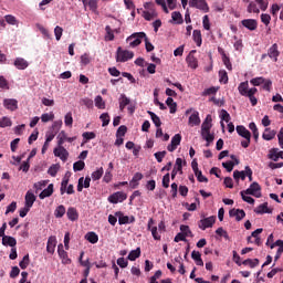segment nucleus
<instances>
[{"label":"nucleus","mask_w":283,"mask_h":283,"mask_svg":"<svg viewBox=\"0 0 283 283\" xmlns=\"http://www.w3.org/2000/svg\"><path fill=\"white\" fill-rule=\"evenodd\" d=\"M85 238L91 244H96V242H98V234H96V232H87Z\"/></svg>","instance_id":"obj_39"},{"label":"nucleus","mask_w":283,"mask_h":283,"mask_svg":"<svg viewBox=\"0 0 283 283\" xmlns=\"http://www.w3.org/2000/svg\"><path fill=\"white\" fill-rule=\"evenodd\" d=\"M166 105L169 106L170 114H176V112H178V104L176 102H174L172 97H168L166 99Z\"/></svg>","instance_id":"obj_31"},{"label":"nucleus","mask_w":283,"mask_h":283,"mask_svg":"<svg viewBox=\"0 0 283 283\" xmlns=\"http://www.w3.org/2000/svg\"><path fill=\"white\" fill-rule=\"evenodd\" d=\"M85 169V161L78 160L73 164L74 171H83Z\"/></svg>","instance_id":"obj_47"},{"label":"nucleus","mask_w":283,"mask_h":283,"mask_svg":"<svg viewBox=\"0 0 283 283\" xmlns=\"http://www.w3.org/2000/svg\"><path fill=\"white\" fill-rule=\"evenodd\" d=\"M251 85H253L254 87H260V85H263L264 83V77L260 76V77H254L250 81Z\"/></svg>","instance_id":"obj_54"},{"label":"nucleus","mask_w":283,"mask_h":283,"mask_svg":"<svg viewBox=\"0 0 283 283\" xmlns=\"http://www.w3.org/2000/svg\"><path fill=\"white\" fill-rule=\"evenodd\" d=\"M153 224H154V219L150 218V219L148 220L147 229H148V231L151 232V235H153L154 240H160L161 237H160V234L158 233V227H151Z\"/></svg>","instance_id":"obj_18"},{"label":"nucleus","mask_w":283,"mask_h":283,"mask_svg":"<svg viewBox=\"0 0 283 283\" xmlns=\"http://www.w3.org/2000/svg\"><path fill=\"white\" fill-rule=\"evenodd\" d=\"M229 216L230 218H235L237 222H240L247 218V212L243 209L233 208L229 211Z\"/></svg>","instance_id":"obj_10"},{"label":"nucleus","mask_w":283,"mask_h":283,"mask_svg":"<svg viewBox=\"0 0 283 283\" xmlns=\"http://www.w3.org/2000/svg\"><path fill=\"white\" fill-rule=\"evenodd\" d=\"M147 114H149L155 127H160L163 125V122H160V117H158V115H156V113L148 111Z\"/></svg>","instance_id":"obj_36"},{"label":"nucleus","mask_w":283,"mask_h":283,"mask_svg":"<svg viewBox=\"0 0 283 283\" xmlns=\"http://www.w3.org/2000/svg\"><path fill=\"white\" fill-rule=\"evenodd\" d=\"M54 193V184H50L46 189L42 190L39 195L40 200H45V198H50Z\"/></svg>","instance_id":"obj_21"},{"label":"nucleus","mask_w":283,"mask_h":283,"mask_svg":"<svg viewBox=\"0 0 283 283\" xmlns=\"http://www.w3.org/2000/svg\"><path fill=\"white\" fill-rule=\"evenodd\" d=\"M182 140V135L176 134L170 142V145L167 146L168 151H176L178 149V145H180Z\"/></svg>","instance_id":"obj_11"},{"label":"nucleus","mask_w":283,"mask_h":283,"mask_svg":"<svg viewBox=\"0 0 283 283\" xmlns=\"http://www.w3.org/2000/svg\"><path fill=\"white\" fill-rule=\"evenodd\" d=\"M105 31H106L105 40L106 41H114V31L112 30V27L106 25Z\"/></svg>","instance_id":"obj_50"},{"label":"nucleus","mask_w":283,"mask_h":283,"mask_svg":"<svg viewBox=\"0 0 283 283\" xmlns=\"http://www.w3.org/2000/svg\"><path fill=\"white\" fill-rule=\"evenodd\" d=\"M275 130H271V128H265L262 138L263 140H273L275 138Z\"/></svg>","instance_id":"obj_33"},{"label":"nucleus","mask_w":283,"mask_h":283,"mask_svg":"<svg viewBox=\"0 0 283 283\" xmlns=\"http://www.w3.org/2000/svg\"><path fill=\"white\" fill-rule=\"evenodd\" d=\"M116 218H118V223L119 224H129V217L123 214L122 211H117L115 213Z\"/></svg>","instance_id":"obj_35"},{"label":"nucleus","mask_w":283,"mask_h":283,"mask_svg":"<svg viewBox=\"0 0 283 283\" xmlns=\"http://www.w3.org/2000/svg\"><path fill=\"white\" fill-rule=\"evenodd\" d=\"M54 34H55L56 41H61V36H63V28L56 25L54 29Z\"/></svg>","instance_id":"obj_63"},{"label":"nucleus","mask_w":283,"mask_h":283,"mask_svg":"<svg viewBox=\"0 0 283 283\" xmlns=\"http://www.w3.org/2000/svg\"><path fill=\"white\" fill-rule=\"evenodd\" d=\"M125 134H127V126L125 125L119 126L117 129L116 136H119L123 138Z\"/></svg>","instance_id":"obj_64"},{"label":"nucleus","mask_w":283,"mask_h":283,"mask_svg":"<svg viewBox=\"0 0 283 283\" xmlns=\"http://www.w3.org/2000/svg\"><path fill=\"white\" fill-rule=\"evenodd\" d=\"M103 174H104V170H103V167H101L97 170L92 172V179L93 180H101V178H103Z\"/></svg>","instance_id":"obj_49"},{"label":"nucleus","mask_w":283,"mask_h":283,"mask_svg":"<svg viewBox=\"0 0 283 283\" xmlns=\"http://www.w3.org/2000/svg\"><path fill=\"white\" fill-rule=\"evenodd\" d=\"M83 138H84V143H87V140H94V138H96V133L94 132H85L82 134Z\"/></svg>","instance_id":"obj_51"},{"label":"nucleus","mask_w":283,"mask_h":283,"mask_svg":"<svg viewBox=\"0 0 283 283\" xmlns=\"http://www.w3.org/2000/svg\"><path fill=\"white\" fill-rule=\"evenodd\" d=\"M248 12H254V14H260V9L258 8V4H255L254 2H250V4L248 6Z\"/></svg>","instance_id":"obj_58"},{"label":"nucleus","mask_w":283,"mask_h":283,"mask_svg":"<svg viewBox=\"0 0 283 283\" xmlns=\"http://www.w3.org/2000/svg\"><path fill=\"white\" fill-rule=\"evenodd\" d=\"M143 178H144V176H143V174L142 172H136L134 176H133V178H132V180L129 181V187L132 188V189H137L138 188V182H140V180H143Z\"/></svg>","instance_id":"obj_22"},{"label":"nucleus","mask_w":283,"mask_h":283,"mask_svg":"<svg viewBox=\"0 0 283 283\" xmlns=\"http://www.w3.org/2000/svg\"><path fill=\"white\" fill-rule=\"evenodd\" d=\"M57 253H59V256L62 259V260H67V252H65V250H63V244H60L59 248H57Z\"/></svg>","instance_id":"obj_62"},{"label":"nucleus","mask_w":283,"mask_h":283,"mask_svg":"<svg viewBox=\"0 0 283 283\" xmlns=\"http://www.w3.org/2000/svg\"><path fill=\"white\" fill-rule=\"evenodd\" d=\"M238 90H239V94L241 96H248L249 95V81H245V82H241L238 86Z\"/></svg>","instance_id":"obj_26"},{"label":"nucleus","mask_w":283,"mask_h":283,"mask_svg":"<svg viewBox=\"0 0 283 283\" xmlns=\"http://www.w3.org/2000/svg\"><path fill=\"white\" fill-rule=\"evenodd\" d=\"M95 106H96L98 109H105V101H103V96L97 95V96L95 97Z\"/></svg>","instance_id":"obj_48"},{"label":"nucleus","mask_w":283,"mask_h":283,"mask_svg":"<svg viewBox=\"0 0 283 283\" xmlns=\"http://www.w3.org/2000/svg\"><path fill=\"white\" fill-rule=\"evenodd\" d=\"M53 154L56 158L62 159L63 163H65V160H67V158L70 156V153L67 151V149H65V147H63V145L54 148Z\"/></svg>","instance_id":"obj_8"},{"label":"nucleus","mask_w":283,"mask_h":283,"mask_svg":"<svg viewBox=\"0 0 283 283\" xmlns=\"http://www.w3.org/2000/svg\"><path fill=\"white\" fill-rule=\"evenodd\" d=\"M180 231L186 238H193V233L191 232V229H189V226H180Z\"/></svg>","instance_id":"obj_44"},{"label":"nucleus","mask_w":283,"mask_h":283,"mask_svg":"<svg viewBox=\"0 0 283 283\" xmlns=\"http://www.w3.org/2000/svg\"><path fill=\"white\" fill-rule=\"evenodd\" d=\"M157 163H163V159L165 158V156H167V151L163 150V151H157L154 154Z\"/></svg>","instance_id":"obj_61"},{"label":"nucleus","mask_w":283,"mask_h":283,"mask_svg":"<svg viewBox=\"0 0 283 283\" xmlns=\"http://www.w3.org/2000/svg\"><path fill=\"white\" fill-rule=\"evenodd\" d=\"M218 90H220V87L212 86V87L206 88L201 93V96H216V94H218Z\"/></svg>","instance_id":"obj_38"},{"label":"nucleus","mask_w":283,"mask_h":283,"mask_svg":"<svg viewBox=\"0 0 283 283\" xmlns=\"http://www.w3.org/2000/svg\"><path fill=\"white\" fill-rule=\"evenodd\" d=\"M259 216H262L263 213H271L269 211V203H262L254 210Z\"/></svg>","instance_id":"obj_40"},{"label":"nucleus","mask_w":283,"mask_h":283,"mask_svg":"<svg viewBox=\"0 0 283 283\" xmlns=\"http://www.w3.org/2000/svg\"><path fill=\"white\" fill-rule=\"evenodd\" d=\"M233 178L235 182H240V179L247 180V170H234L233 171Z\"/></svg>","instance_id":"obj_32"},{"label":"nucleus","mask_w":283,"mask_h":283,"mask_svg":"<svg viewBox=\"0 0 283 283\" xmlns=\"http://www.w3.org/2000/svg\"><path fill=\"white\" fill-rule=\"evenodd\" d=\"M213 224H216V216L203 218L198 222V227L199 229H201V231H206V229H211Z\"/></svg>","instance_id":"obj_6"},{"label":"nucleus","mask_w":283,"mask_h":283,"mask_svg":"<svg viewBox=\"0 0 283 283\" xmlns=\"http://www.w3.org/2000/svg\"><path fill=\"white\" fill-rule=\"evenodd\" d=\"M127 200V193L117 191L108 197V202L112 205H118V202H125Z\"/></svg>","instance_id":"obj_7"},{"label":"nucleus","mask_w":283,"mask_h":283,"mask_svg":"<svg viewBox=\"0 0 283 283\" xmlns=\"http://www.w3.org/2000/svg\"><path fill=\"white\" fill-rule=\"evenodd\" d=\"M243 266H250V269H255V266H258L260 264V260L259 259H247L242 262Z\"/></svg>","instance_id":"obj_37"},{"label":"nucleus","mask_w":283,"mask_h":283,"mask_svg":"<svg viewBox=\"0 0 283 283\" xmlns=\"http://www.w3.org/2000/svg\"><path fill=\"white\" fill-rule=\"evenodd\" d=\"M118 102H119L120 112H125V108L127 107V105H130L132 99H129V97H127V95L123 93L119 95Z\"/></svg>","instance_id":"obj_20"},{"label":"nucleus","mask_w":283,"mask_h":283,"mask_svg":"<svg viewBox=\"0 0 283 283\" xmlns=\"http://www.w3.org/2000/svg\"><path fill=\"white\" fill-rule=\"evenodd\" d=\"M99 119L102 120V127H107V125H109V114L108 113H103L99 116Z\"/></svg>","instance_id":"obj_55"},{"label":"nucleus","mask_w":283,"mask_h":283,"mask_svg":"<svg viewBox=\"0 0 283 283\" xmlns=\"http://www.w3.org/2000/svg\"><path fill=\"white\" fill-rule=\"evenodd\" d=\"M188 3L190 8H196L205 13L209 12V3H207V0H189Z\"/></svg>","instance_id":"obj_4"},{"label":"nucleus","mask_w":283,"mask_h":283,"mask_svg":"<svg viewBox=\"0 0 283 283\" xmlns=\"http://www.w3.org/2000/svg\"><path fill=\"white\" fill-rule=\"evenodd\" d=\"M42 123H50V120H54V113H44L41 115Z\"/></svg>","instance_id":"obj_56"},{"label":"nucleus","mask_w":283,"mask_h":283,"mask_svg":"<svg viewBox=\"0 0 283 283\" xmlns=\"http://www.w3.org/2000/svg\"><path fill=\"white\" fill-rule=\"evenodd\" d=\"M268 158L274 163H277L280 158L283 160V150H280V148H272L269 151Z\"/></svg>","instance_id":"obj_13"},{"label":"nucleus","mask_w":283,"mask_h":283,"mask_svg":"<svg viewBox=\"0 0 283 283\" xmlns=\"http://www.w3.org/2000/svg\"><path fill=\"white\" fill-rule=\"evenodd\" d=\"M74 140H76V136L75 137H67V133H65V130H62L57 135V147H61V145H65L66 143H74Z\"/></svg>","instance_id":"obj_9"},{"label":"nucleus","mask_w":283,"mask_h":283,"mask_svg":"<svg viewBox=\"0 0 283 283\" xmlns=\"http://www.w3.org/2000/svg\"><path fill=\"white\" fill-rule=\"evenodd\" d=\"M66 216L71 222H76V220H78V211L74 207L67 209Z\"/></svg>","instance_id":"obj_25"},{"label":"nucleus","mask_w":283,"mask_h":283,"mask_svg":"<svg viewBox=\"0 0 283 283\" xmlns=\"http://www.w3.org/2000/svg\"><path fill=\"white\" fill-rule=\"evenodd\" d=\"M243 28L250 30L251 32L258 30V20L255 19H244L241 21Z\"/></svg>","instance_id":"obj_16"},{"label":"nucleus","mask_w":283,"mask_h":283,"mask_svg":"<svg viewBox=\"0 0 283 283\" xmlns=\"http://www.w3.org/2000/svg\"><path fill=\"white\" fill-rule=\"evenodd\" d=\"M0 127H12V120L9 117H2V120H0Z\"/></svg>","instance_id":"obj_59"},{"label":"nucleus","mask_w":283,"mask_h":283,"mask_svg":"<svg viewBox=\"0 0 283 283\" xmlns=\"http://www.w3.org/2000/svg\"><path fill=\"white\" fill-rule=\"evenodd\" d=\"M3 105L6 109H9L10 112H17V109H19V102L14 98L3 99Z\"/></svg>","instance_id":"obj_12"},{"label":"nucleus","mask_w":283,"mask_h":283,"mask_svg":"<svg viewBox=\"0 0 283 283\" xmlns=\"http://www.w3.org/2000/svg\"><path fill=\"white\" fill-rule=\"evenodd\" d=\"M56 249V237H50L46 243L48 253H54Z\"/></svg>","instance_id":"obj_27"},{"label":"nucleus","mask_w":283,"mask_h":283,"mask_svg":"<svg viewBox=\"0 0 283 283\" xmlns=\"http://www.w3.org/2000/svg\"><path fill=\"white\" fill-rule=\"evenodd\" d=\"M188 125H190V127H196L198 125H200V113H198V111H195L189 119H188Z\"/></svg>","instance_id":"obj_19"},{"label":"nucleus","mask_w":283,"mask_h":283,"mask_svg":"<svg viewBox=\"0 0 283 283\" xmlns=\"http://www.w3.org/2000/svg\"><path fill=\"white\" fill-rule=\"evenodd\" d=\"M56 174H59V165H52L48 170V175L56 178Z\"/></svg>","instance_id":"obj_57"},{"label":"nucleus","mask_w":283,"mask_h":283,"mask_svg":"<svg viewBox=\"0 0 283 283\" xmlns=\"http://www.w3.org/2000/svg\"><path fill=\"white\" fill-rule=\"evenodd\" d=\"M54 216L55 218H63V216H65V206L63 205L57 206L54 211Z\"/></svg>","instance_id":"obj_45"},{"label":"nucleus","mask_w":283,"mask_h":283,"mask_svg":"<svg viewBox=\"0 0 283 283\" xmlns=\"http://www.w3.org/2000/svg\"><path fill=\"white\" fill-rule=\"evenodd\" d=\"M275 247H279V253H283V240H276L270 245V249H275Z\"/></svg>","instance_id":"obj_60"},{"label":"nucleus","mask_w":283,"mask_h":283,"mask_svg":"<svg viewBox=\"0 0 283 283\" xmlns=\"http://www.w3.org/2000/svg\"><path fill=\"white\" fill-rule=\"evenodd\" d=\"M192 39H193L195 43H197L198 48H200V45H202V32H200V30H195L192 32Z\"/></svg>","instance_id":"obj_34"},{"label":"nucleus","mask_w":283,"mask_h":283,"mask_svg":"<svg viewBox=\"0 0 283 283\" xmlns=\"http://www.w3.org/2000/svg\"><path fill=\"white\" fill-rule=\"evenodd\" d=\"M130 59H134V52L123 50L120 46L117 49V63H126V61H130Z\"/></svg>","instance_id":"obj_2"},{"label":"nucleus","mask_w":283,"mask_h":283,"mask_svg":"<svg viewBox=\"0 0 283 283\" xmlns=\"http://www.w3.org/2000/svg\"><path fill=\"white\" fill-rule=\"evenodd\" d=\"M172 21H176L179 25L184 23L182 14L179 11H175L171 13Z\"/></svg>","instance_id":"obj_46"},{"label":"nucleus","mask_w":283,"mask_h":283,"mask_svg":"<svg viewBox=\"0 0 283 283\" xmlns=\"http://www.w3.org/2000/svg\"><path fill=\"white\" fill-rule=\"evenodd\" d=\"M193 54H196V50L190 51L186 57V63H188V66H190L191 70H196L198 67V59Z\"/></svg>","instance_id":"obj_15"},{"label":"nucleus","mask_w":283,"mask_h":283,"mask_svg":"<svg viewBox=\"0 0 283 283\" xmlns=\"http://www.w3.org/2000/svg\"><path fill=\"white\" fill-rule=\"evenodd\" d=\"M268 56L274 61V63H277V59L280 56V50L277 46V43H274L271 45V48L268 50Z\"/></svg>","instance_id":"obj_14"},{"label":"nucleus","mask_w":283,"mask_h":283,"mask_svg":"<svg viewBox=\"0 0 283 283\" xmlns=\"http://www.w3.org/2000/svg\"><path fill=\"white\" fill-rule=\"evenodd\" d=\"M211 120V115H207L206 119L201 125V136L203 140L207 142L206 147H209V145H211V143H213L216 138V136L211 134V127H213Z\"/></svg>","instance_id":"obj_1"},{"label":"nucleus","mask_w":283,"mask_h":283,"mask_svg":"<svg viewBox=\"0 0 283 283\" xmlns=\"http://www.w3.org/2000/svg\"><path fill=\"white\" fill-rule=\"evenodd\" d=\"M24 200H25V207H28L29 209H32L34 202H36V196H34V192L32 191H27Z\"/></svg>","instance_id":"obj_17"},{"label":"nucleus","mask_w":283,"mask_h":283,"mask_svg":"<svg viewBox=\"0 0 283 283\" xmlns=\"http://www.w3.org/2000/svg\"><path fill=\"white\" fill-rule=\"evenodd\" d=\"M255 94H258V88L252 87L249 90V95H247V97L250 99L252 107H255V105H258V98L255 97Z\"/></svg>","instance_id":"obj_24"},{"label":"nucleus","mask_w":283,"mask_h":283,"mask_svg":"<svg viewBox=\"0 0 283 283\" xmlns=\"http://www.w3.org/2000/svg\"><path fill=\"white\" fill-rule=\"evenodd\" d=\"M3 247H11L14 249L17 247V239L10 235L2 237Z\"/></svg>","instance_id":"obj_23"},{"label":"nucleus","mask_w":283,"mask_h":283,"mask_svg":"<svg viewBox=\"0 0 283 283\" xmlns=\"http://www.w3.org/2000/svg\"><path fill=\"white\" fill-rule=\"evenodd\" d=\"M13 64L17 67V70H27L29 65L28 61H25V59L23 57H17Z\"/></svg>","instance_id":"obj_28"},{"label":"nucleus","mask_w":283,"mask_h":283,"mask_svg":"<svg viewBox=\"0 0 283 283\" xmlns=\"http://www.w3.org/2000/svg\"><path fill=\"white\" fill-rule=\"evenodd\" d=\"M237 133H238L239 136H241L242 138H249V137H251V132H249V129H247V127H244L243 125L237 126Z\"/></svg>","instance_id":"obj_30"},{"label":"nucleus","mask_w":283,"mask_h":283,"mask_svg":"<svg viewBox=\"0 0 283 283\" xmlns=\"http://www.w3.org/2000/svg\"><path fill=\"white\" fill-rule=\"evenodd\" d=\"M247 196H254V198H262V187H260V184L252 182L250 187L244 190Z\"/></svg>","instance_id":"obj_5"},{"label":"nucleus","mask_w":283,"mask_h":283,"mask_svg":"<svg viewBox=\"0 0 283 283\" xmlns=\"http://www.w3.org/2000/svg\"><path fill=\"white\" fill-rule=\"evenodd\" d=\"M219 81L224 85L229 83V74L224 70L219 71Z\"/></svg>","instance_id":"obj_42"},{"label":"nucleus","mask_w":283,"mask_h":283,"mask_svg":"<svg viewBox=\"0 0 283 283\" xmlns=\"http://www.w3.org/2000/svg\"><path fill=\"white\" fill-rule=\"evenodd\" d=\"M218 51L222 54V62L226 65L227 70L231 72V70H233L231 60L229 59V56H227V53H224L222 49L219 48Z\"/></svg>","instance_id":"obj_29"},{"label":"nucleus","mask_w":283,"mask_h":283,"mask_svg":"<svg viewBox=\"0 0 283 283\" xmlns=\"http://www.w3.org/2000/svg\"><path fill=\"white\" fill-rule=\"evenodd\" d=\"M195 176H196L198 182H209V179L202 175V170H197L195 172Z\"/></svg>","instance_id":"obj_53"},{"label":"nucleus","mask_w":283,"mask_h":283,"mask_svg":"<svg viewBox=\"0 0 283 283\" xmlns=\"http://www.w3.org/2000/svg\"><path fill=\"white\" fill-rule=\"evenodd\" d=\"M147 34L145 32H137L133 33L130 36L127 38V41H132L129 43L130 48H138L140 43H143V39H146ZM134 39V41H133Z\"/></svg>","instance_id":"obj_3"},{"label":"nucleus","mask_w":283,"mask_h":283,"mask_svg":"<svg viewBox=\"0 0 283 283\" xmlns=\"http://www.w3.org/2000/svg\"><path fill=\"white\" fill-rule=\"evenodd\" d=\"M140 255V248H137L136 250H133L129 252L127 259L130 262H135V260H138V256Z\"/></svg>","instance_id":"obj_41"},{"label":"nucleus","mask_w":283,"mask_h":283,"mask_svg":"<svg viewBox=\"0 0 283 283\" xmlns=\"http://www.w3.org/2000/svg\"><path fill=\"white\" fill-rule=\"evenodd\" d=\"M20 269L25 270L30 266V254H25L19 263Z\"/></svg>","instance_id":"obj_43"},{"label":"nucleus","mask_w":283,"mask_h":283,"mask_svg":"<svg viewBox=\"0 0 283 283\" xmlns=\"http://www.w3.org/2000/svg\"><path fill=\"white\" fill-rule=\"evenodd\" d=\"M241 197L244 202H248V205H255V199L252 197L247 196L245 190L241 191Z\"/></svg>","instance_id":"obj_52"}]
</instances>
